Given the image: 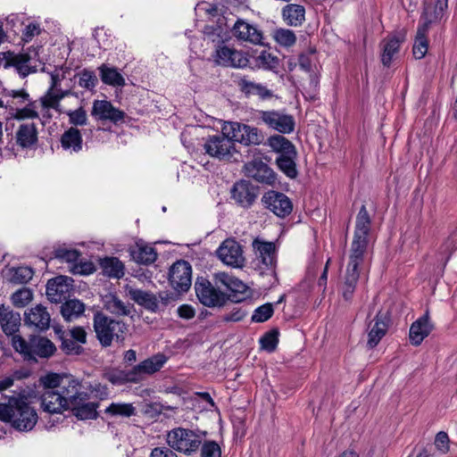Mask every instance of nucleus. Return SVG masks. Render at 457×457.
Instances as JSON below:
<instances>
[{
    "label": "nucleus",
    "mask_w": 457,
    "mask_h": 457,
    "mask_svg": "<svg viewBox=\"0 0 457 457\" xmlns=\"http://www.w3.org/2000/svg\"><path fill=\"white\" fill-rule=\"evenodd\" d=\"M274 38L278 44L283 46H292L296 41L294 31L287 29H278L274 31Z\"/></svg>",
    "instance_id": "5fc2aeb1"
},
{
    "label": "nucleus",
    "mask_w": 457,
    "mask_h": 457,
    "mask_svg": "<svg viewBox=\"0 0 457 457\" xmlns=\"http://www.w3.org/2000/svg\"><path fill=\"white\" fill-rule=\"evenodd\" d=\"M96 271V267L91 262H76L72 267L74 274L89 275Z\"/></svg>",
    "instance_id": "69168bd1"
},
{
    "label": "nucleus",
    "mask_w": 457,
    "mask_h": 457,
    "mask_svg": "<svg viewBox=\"0 0 457 457\" xmlns=\"http://www.w3.org/2000/svg\"><path fill=\"white\" fill-rule=\"evenodd\" d=\"M129 253L136 262L144 265L154 263L158 256L155 248L142 240L137 242L135 245L130 248Z\"/></svg>",
    "instance_id": "c85d7f7f"
},
{
    "label": "nucleus",
    "mask_w": 457,
    "mask_h": 457,
    "mask_svg": "<svg viewBox=\"0 0 457 457\" xmlns=\"http://www.w3.org/2000/svg\"><path fill=\"white\" fill-rule=\"evenodd\" d=\"M12 345L25 361L35 363L38 359H49L56 352V346L51 340L38 335H30L28 339L21 336H14L12 338Z\"/></svg>",
    "instance_id": "20e7f679"
},
{
    "label": "nucleus",
    "mask_w": 457,
    "mask_h": 457,
    "mask_svg": "<svg viewBox=\"0 0 457 457\" xmlns=\"http://www.w3.org/2000/svg\"><path fill=\"white\" fill-rule=\"evenodd\" d=\"M282 18L289 26H301L305 21V8L297 4H288L282 8Z\"/></svg>",
    "instance_id": "e433bc0d"
},
{
    "label": "nucleus",
    "mask_w": 457,
    "mask_h": 457,
    "mask_svg": "<svg viewBox=\"0 0 457 457\" xmlns=\"http://www.w3.org/2000/svg\"><path fill=\"white\" fill-rule=\"evenodd\" d=\"M127 294L130 299L145 309L154 312H157L158 298L154 294L134 287H128Z\"/></svg>",
    "instance_id": "72a5a7b5"
},
{
    "label": "nucleus",
    "mask_w": 457,
    "mask_h": 457,
    "mask_svg": "<svg viewBox=\"0 0 457 457\" xmlns=\"http://www.w3.org/2000/svg\"><path fill=\"white\" fill-rule=\"evenodd\" d=\"M69 122L73 126H83L87 124V116L83 107L67 112Z\"/></svg>",
    "instance_id": "680f3d73"
},
{
    "label": "nucleus",
    "mask_w": 457,
    "mask_h": 457,
    "mask_svg": "<svg viewBox=\"0 0 457 457\" xmlns=\"http://www.w3.org/2000/svg\"><path fill=\"white\" fill-rule=\"evenodd\" d=\"M16 144L21 148H32L38 140L37 129L35 123H22L15 133Z\"/></svg>",
    "instance_id": "cd10ccee"
},
{
    "label": "nucleus",
    "mask_w": 457,
    "mask_h": 457,
    "mask_svg": "<svg viewBox=\"0 0 457 457\" xmlns=\"http://www.w3.org/2000/svg\"><path fill=\"white\" fill-rule=\"evenodd\" d=\"M240 91L246 96H257L261 100H268L273 96V92L261 83H256L241 78L237 82Z\"/></svg>",
    "instance_id": "2f4dec72"
},
{
    "label": "nucleus",
    "mask_w": 457,
    "mask_h": 457,
    "mask_svg": "<svg viewBox=\"0 0 457 457\" xmlns=\"http://www.w3.org/2000/svg\"><path fill=\"white\" fill-rule=\"evenodd\" d=\"M257 119L269 129L281 134H290L295 130V121L291 114L277 110L258 111Z\"/></svg>",
    "instance_id": "9b49d317"
},
{
    "label": "nucleus",
    "mask_w": 457,
    "mask_h": 457,
    "mask_svg": "<svg viewBox=\"0 0 457 457\" xmlns=\"http://www.w3.org/2000/svg\"><path fill=\"white\" fill-rule=\"evenodd\" d=\"M4 395L0 399V421L8 423L18 431H30L37 422L36 410L27 402L28 392L23 388Z\"/></svg>",
    "instance_id": "f257e3e1"
},
{
    "label": "nucleus",
    "mask_w": 457,
    "mask_h": 457,
    "mask_svg": "<svg viewBox=\"0 0 457 457\" xmlns=\"http://www.w3.org/2000/svg\"><path fill=\"white\" fill-rule=\"evenodd\" d=\"M264 145L270 148L277 155H287L297 151L295 145L286 137L280 134L271 135Z\"/></svg>",
    "instance_id": "f704fd0d"
},
{
    "label": "nucleus",
    "mask_w": 457,
    "mask_h": 457,
    "mask_svg": "<svg viewBox=\"0 0 457 457\" xmlns=\"http://www.w3.org/2000/svg\"><path fill=\"white\" fill-rule=\"evenodd\" d=\"M93 328L100 345L107 348L115 341L123 344L129 332V325L120 320L113 319L102 311L93 315Z\"/></svg>",
    "instance_id": "7ed1b4c3"
},
{
    "label": "nucleus",
    "mask_w": 457,
    "mask_h": 457,
    "mask_svg": "<svg viewBox=\"0 0 457 457\" xmlns=\"http://www.w3.org/2000/svg\"><path fill=\"white\" fill-rule=\"evenodd\" d=\"M205 435L206 432L178 427L167 433L166 442L173 451L189 456L199 450Z\"/></svg>",
    "instance_id": "423d86ee"
},
{
    "label": "nucleus",
    "mask_w": 457,
    "mask_h": 457,
    "mask_svg": "<svg viewBox=\"0 0 457 457\" xmlns=\"http://www.w3.org/2000/svg\"><path fill=\"white\" fill-rule=\"evenodd\" d=\"M261 203L264 209L280 219L289 216L293 212L291 199L284 193L277 190L266 191L261 198Z\"/></svg>",
    "instance_id": "f8f14e48"
},
{
    "label": "nucleus",
    "mask_w": 457,
    "mask_h": 457,
    "mask_svg": "<svg viewBox=\"0 0 457 457\" xmlns=\"http://www.w3.org/2000/svg\"><path fill=\"white\" fill-rule=\"evenodd\" d=\"M430 6L424 7L420 20L423 21L420 23L417 29L415 42L412 47V54L416 59H422L428 49V41L427 34L432 23L438 22L444 17L445 10L434 7L430 12Z\"/></svg>",
    "instance_id": "0eeeda50"
},
{
    "label": "nucleus",
    "mask_w": 457,
    "mask_h": 457,
    "mask_svg": "<svg viewBox=\"0 0 457 457\" xmlns=\"http://www.w3.org/2000/svg\"><path fill=\"white\" fill-rule=\"evenodd\" d=\"M364 257L349 253V262L345 276L341 287V295L345 302H352L360 278L359 266L363 262Z\"/></svg>",
    "instance_id": "f3484780"
},
{
    "label": "nucleus",
    "mask_w": 457,
    "mask_h": 457,
    "mask_svg": "<svg viewBox=\"0 0 457 457\" xmlns=\"http://www.w3.org/2000/svg\"><path fill=\"white\" fill-rule=\"evenodd\" d=\"M169 281L175 291L187 292L192 284V268L189 262L184 260L175 262L169 271Z\"/></svg>",
    "instance_id": "a211bd4d"
},
{
    "label": "nucleus",
    "mask_w": 457,
    "mask_h": 457,
    "mask_svg": "<svg viewBox=\"0 0 457 457\" xmlns=\"http://www.w3.org/2000/svg\"><path fill=\"white\" fill-rule=\"evenodd\" d=\"M21 315L14 312L10 306L0 304V326L6 336H17L21 326Z\"/></svg>",
    "instance_id": "393cba45"
},
{
    "label": "nucleus",
    "mask_w": 457,
    "mask_h": 457,
    "mask_svg": "<svg viewBox=\"0 0 457 457\" xmlns=\"http://www.w3.org/2000/svg\"><path fill=\"white\" fill-rule=\"evenodd\" d=\"M260 187L246 179L236 181L230 189V198L234 203L243 208L249 209L256 202Z\"/></svg>",
    "instance_id": "4468645a"
},
{
    "label": "nucleus",
    "mask_w": 457,
    "mask_h": 457,
    "mask_svg": "<svg viewBox=\"0 0 457 457\" xmlns=\"http://www.w3.org/2000/svg\"><path fill=\"white\" fill-rule=\"evenodd\" d=\"M149 457H178V455L170 446H162L154 448Z\"/></svg>",
    "instance_id": "774afa93"
},
{
    "label": "nucleus",
    "mask_w": 457,
    "mask_h": 457,
    "mask_svg": "<svg viewBox=\"0 0 457 457\" xmlns=\"http://www.w3.org/2000/svg\"><path fill=\"white\" fill-rule=\"evenodd\" d=\"M217 257L226 265L243 268L245 263L243 247L235 238H226L216 250Z\"/></svg>",
    "instance_id": "dca6fc26"
},
{
    "label": "nucleus",
    "mask_w": 457,
    "mask_h": 457,
    "mask_svg": "<svg viewBox=\"0 0 457 457\" xmlns=\"http://www.w3.org/2000/svg\"><path fill=\"white\" fill-rule=\"evenodd\" d=\"M247 314L248 311L245 308L241 306H233L229 312L221 317V321L226 323L239 322L243 320Z\"/></svg>",
    "instance_id": "4d7b16f0"
},
{
    "label": "nucleus",
    "mask_w": 457,
    "mask_h": 457,
    "mask_svg": "<svg viewBox=\"0 0 457 457\" xmlns=\"http://www.w3.org/2000/svg\"><path fill=\"white\" fill-rule=\"evenodd\" d=\"M245 175L255 181L273 186L277 180V173L262 160H253L245 164Z\"/></svg>",
    "instance_id": "4be33fe9"
},
{
    "label": "nucleus",
    "mask_w": 457,
    "mask_h": 457,
    "mask_svg": "<svg viewBox=\"0 0 457 457\" xmlns=\"http://www.w3.org/2000/svg\"><path fill=\"white\" fill-rule=\"evenodd\" d=\"M64 377L58 373L49 372L42 376L38 379V386L42 387V391H57Z\"/></svg>",
    "instance_id": "49530a36"
},
{
    "label": "nucleus",
    "mask_w": 457,
    "mask_h": 457,
    "mask_svg": "<svg viewBox=\"0 0 457 457\" xmlns=\"http://www.w3.org/2000/svg\"><path fill=\"white\" fill-rule=\"evenodd\" d=\"M74 280L68 276L59 275L46 283V295L51 303H60L70 298Z\"/></svg>",
    "instance_id": "6ab92c4d"
},
{
    "label": "nucleus",
    "mask_w": 457,
    "mask_h": 457,
    "mask_svg": "<svg viewBox=\"0 0 457 457\" xmlns=\"http://www.w3.org/2000/svg\"><path fill=\"white\" fill-rule=\"evenodd\" d=\"M14 306L22 308L32 300V292L29 288H21L15 291L11 296Z\"/></svg>",
    "instance_id": "6e6d98bb"
},
{
    "label": "nucleus",
    "mask_w": 457,
    "mask_h": 457,
    "mask_svg": "<svg viewBox=\"0 0 457 457\" xmlns=\"http://www.w3.org/2000/svg\"><path fill=\"white\" fill-rule=\"evenodd\" d=\"M252 247L256 257L267 270H273L276 266V245L274 242L265 241L256 237L252 242Z\"/></svg>",
    "instance_id": "b1692460"
},
{
    "label": "nucleus",
    "mask_w": 457,
    "mask_h": 457,
    "mask_svg": "<svg viewBox=\"0 0 457 457\" xmlns=\"http://www.w3.org/2000/svg\"><path fill=\"white\" fill-rule=\"evenodd\" d=\"M50 314L46 308L38 304L31 308L28 313L25 314V322L30 326H34L39 331H45L50 327Z\"/></svg>",
    "instance_id": "7c9ffc66"
},
{
    "label": "nucleus",
    "mask_w": 457,
    "mask_h": 457,
    "mask_svg": "<svg viewBox=\"0 0 457 457\" xmlns=\"http://www.w3.org/2000/svg\"><path fill=\"white\" fill-rule=\"evenodd\" d=\"M298 152L295 151L287 155H277L275 159V165L277 169L282 172L287 179H295L298 175L297 168Z\"/></svg>",
    "instance_id": "473e14b6"
},
{
    "label": "nucleus",
    "mask_w": 457,
    "mask_h": 457,
    "mask_svg": "<svg viewBox=\"0 0 457 457\" xmlns=\"http://www.w3.org/2000/svg\"><path fill=\"white\" fill-rule=\"evenodd\" d=\"M107 309L115 315L127 316L130 313V308L123 303L116 295L107 296Z\"/></svg>",
    "instance_id": "09e8293b"
},
{
    "label": "nucleus",
    "mask_w": 457,
    "mask_h": 457,
    "mask_svg": "<svg viewBox=\"0 0 457 457\" xmlns=\"http://www.w3.org/2000/svg\"><path fill=\"white\" fill-rule=\"evenodd\" d=\"M91 116L97 121H110L116 125L124 120L126 113L114 107L110 101L94 100Z\"/></svg>",
    "instance_id": "aec40b11"
},
{
    "label": "nucleus",
    "mask_w": 457,
    "mask_h": 457,
    "mask_svg": "<svg viewBox=\"0 0 457 457\" xmlns=\"http://www.w3.org/2000/svg\"><path fill=\"white\" fill-rule=\"evenodd\" d=\"M110 417L129 418L136 414V408L129 403H112L104 410Z\"/></svg>",
    "instance_id": "c03bdc74"
},
{
    "label": "nucleus",
    "mask_w": 457,
    "mask_h": 457,
    "mask_svg": "<svg viewBox=\"0 0 457 457\" xmlns=\"http://www.w3.org/2000/svg\"><path fill=\"white\" fill-rule=\"evenodd\" d=\"M163 410H171V407L164 406L160 403L154 402L145 403L143 412L145 416L151 419H156L162 413Z\"/></svg>",
    "instance_id": "e2e57ef3"
},
{
    "label": "nucleus",
    "mask_w": 457,
    "mask_h": 457,
    "mask_svg": "<svg viewBox=\"0 0 457 457\" xmlns=\"http://www.w3.org/2000/svg\"><path fill=\"white\" fill-rule=\"evenodd\" d=\"M232 33L238 40L249 42L253 45H263L262 31L257 26L247 21L237 19L232 28Z\"/></svg>",
    "instance_id": "5701e85b"
},
{
    "label": "nucleus",
    "mask_w": 457,
    "mask_h": 457,
    "mask_svg": "<svg viewBox=\"0 0 457 457\" xmlns=\"http://www.w3.org/2000/svg\"><path fill=\"white\" fill-rule=\"evenodd\" d=\"M232 48L227 46H218L213 54L214 61L217 64L228 67L231 57Z\"/></svg>",
    "instance_id": "bf43d9fd"
},
{
    "label": "nucleus",
    "mask_w": 457,
    "mask_h": 457,
    "mask_svg": "<svg viewBox=\"0 0 457 457\" xmlns=\"http://www.w3.org/2000/svg\"><path fill=\"white\" fill-rule=\"evenodd\" d=\"M204 149L209 155L222 160L232 156L235 144L232 137L223 132L222 128L220 134L209 136L204 139Z\"/></svg>",
    "instance_id": "2eb2a0df"
},
{
    "label": "nucleus",
    "mask_w": 457,
    "mask_h": 457,
    "mask_svg": "<svg viewBox=\"0 0 457 457\" xmlns=\"http://www.w3.org/2000/svg\"><path fill=\"white\" fill-rule=\"evenodd\" d=\"M402 42L403 40L396 36L387 37L382 41L381 62L384 66L389 67L391 65L393 56L398 53Z\"/></svg>",
    "instance_id": "ea45409f"
},
{
    "label": "nucleus",
    "mask_w": 457,
    "mask_h": 457,
    "mask_svg": "<svg viewBox=\"0 0 457 457\" xmlns=\"http://www.w3.org/2000/svg\"><path fill=\"white\" fill-rule=\"evenodd\" d=\"M81 253L76 249H67L59 247L54 250V256L60 260L75 264L78 262Z\"/></svg>",
    "instance_id": "13d9d810"
},
{
    "label": "nucleus",
    "mask_w": 457,
    "mask_h": 457,
    "mask_svg": "<svg viewBox=\"0 0 457 457\" xmlns=\"http://www.w3.org/2000/svg\"><path fill=\"white\" fill-rule=\"evenodd\" d=\"M0 54H7V56L12 57V60L9 62H5L4 64V68L15 67L22 77H26L28 75L29 71H22V70L26 66V64L30 61V56L29 54H15L12 52L7 51L1 52Z\"/></svg>",
    "instance_id": "a18cd8bd"
},
{
    "label": "nucleus",
    "mask_w": 457,
    "mask_h": 457,
    "mask_svg": "<svg viewBox=\"0 0 457 457\" xmlns=\"http://www.w3.org/2000/svg\"><path fill=\"white\" fill-rule=\"evenodd\" d=\"M61 146L70 152L79 153L83 147L82 135L77 128L71 127L62 135Z\"/></svg>",
    "instance_id": "c9c22d12"
},
{
    "label": "nucleus",
    "mask_w": 457,
    "mask_h": 457,
    "mask_svg": "<svg viewBox=\"0 0 457 457\" xmlns=\"http://www.w3.org/2000/svg\"><path fill=\"white\" fill-rule=\"evenodd\" d=\"M2 95L6 100L4 108L8 110L11 118L17 120L37 119L36 101L30 98L29 94L24 89L4 88Z\"/></svg>",
    "instance_id": "39448f33"
},
{
    "label": "nucleus",
    "mask_w": 457,
    "mask_h": 457,
    "mask_svg": "<svg viewBox=\"0 0 457 457\" xmlns=\"http://www.w3.org/2000/svg\"><path fill=\"white\" fill-rule=\"evenodd\" d=\"M89 398L90 395L87 393L85 399L78 401L69 408L72 414L79 420H96L98 417L97 409L99 403L90 402Z\"/></svg>",
    "instance_id": "bb28decb"
},
{
    "label": "nucleus",
    "mask_w": 457,
    "mask_h": 457,
    "mask_svg": "<svg viewBox=\"0 0 457 457\" xmlns=\"http://www.w3.org/2000/svg\"><path fill=\"white\" fill-rule=\"evenodd\" d=\"M432 326L428 314L415 320L410 328L409 338L412 345L418 346L429 335Z\"/></svg>",
    "instance_id": "c756f323"
},
{
    "label": "nucleus",
    "mask_w": 457,
    "mask_h": 457,
    "mask_svg": "<svg viewBox=\"0 0 457 457\" xmlns=\"http://www.w3.org/2000/svg\"><path fill=\"white\" fill-rule=\"evenodd\" d=\"M55 333L61 340L60 348L65 354L79 355L84 352L82 345L61 328H55Z\"/></svg>",
    "instance_id": "37998d69"
},
{
    "label": "nucleus",
    "mask_w": 457,
    "mask_h": 457,
    "mask_svg": "<svg viewBox=\"0 0 457 457\" xmlns=\"http://www.w3.org/2000/svg\"><path fill=\"white\" fill-rule=\"evenodd\" d=\"M279 331L278 328H272L266 332L260 338L261 347L269 353H272L276 350L278 344Z\"/></svg>",
    "instance_id": "8fccbe9b"
},
{
    "label": "nucleus",
    "mask_w": 457,
    "mask_h": 457,
    "mask_svg": "<svg viewBox=\"0 0 457 457\" xmlns=\"http://www.w3.org/2000/svg\"><path fill=\"white\" fill-rule=\"evenodd\" d=\"M99 264L103 273L109 278H120L124 276V264L117 257H104Z\"/></svg>",
    "instance_id": "58836bf2"
},
{
    "label": "nucleus",
    "mask_w": 457,
    "mask_h": 457,
    "mask_svg": "<svg viewBox=\"0 0 457 457\" xmlns=\"http://www.w3.org/2000/svg\"><path fill=\"white\" fill-rule=\"evenodd\" d=\"M81 386L79 380L71 377H64L62 386L57 389L59 394L57 399L62 400L67 410H69L72 404L85 399V396H87V392L81 391Z\"/></svg>",
    "instance_id": "412c9836"
},
{
    "label": "nucleus",
    "mask_w": 457,
    "mask_h": 457,
    "mask_svg": "<svg viewBox=\"0 0 457 457\" xmlns=\"http://www.w3.org/2000/svg\"><path fill=\"white\" fill-rule=\"evenodd\" d=\"M61 305V313L67 321L80 317L85 312V304L78 299H66Z\"/></svg>",
    "instance_id": "79ce46f5"
},
{
    "label": "nucleus",
    "mask_w": 457,
    "mask_h": 457,
    "mask_svg": "<svg viewBox=\"0 0 457 457\" xmlns=\"http://www.w3.org/2000/svg\"><path fill=\"white\" fill-rule=\"evenodd\" d=\"M372 220L365 204H362L356 216L350 254L365 256L369 247V235L371 230Z\"/></svg>",
    "instance_id": "6e6552de"
},
{
    "label": "nucleus",
    "mask_w": 457,
    "mask_h": 457,
    "mask_svg": "<svg viewBox=\"0 0 457 457\" xmlns=\"http://www.w3.org/2000/svg\"><path fill=\"white\" fill-rule=\"evenodd\" d=\"M215 284H220L229 292L227 294L228 301L234 303L245 302L251 299L249 287L238 278L226 273L218 272L214 274Z\"/></svg>",
    "instance_id": "ddd939ff"
},
{
    "label": "nucleus",
    "mask_w": 457,
    "mask_h": 457,
    "mask_svg": "<svg viewBox=\"0 0 457 457\" xmlns=\"http://www.w3.org/2000/svg\"><path fill=\"white\" fill-rule=\"evenodd\" d=\"M248 62V58L243 52L232 48L230 62L228 67L243 68L247 66Z\"/></svg>",
    "instance_id": "0e129e2a"
},
{
    "label": "nucleus",
    "mask_w": 457,
    "mask_h": 457,
    "mask_svg": "<svg viewBox=\"0 0 457 457\" xmlns=\"http://www.w3.org/2000/svg\"><path fill=\"white\" fill-rule=\"evenodd\" d=\"M10 280L13 284H27L34 275V270L29 266H20L10 270Z\"/></svg>",
    "instance_id": "de8ad7c7"
},
{
    "label": "nucleus",
    "mask_w": 457,
    "mask_h": 457,
    "mask_svg": "<svg viewBox=\"0 0 457 457\" xmlns=\"http://www.w3.org/2000/svg\"><path fill=\"white\" fill-rule=\"evenodd\" d=\"M223 132L232 137L233 143L238 142L244 145H258L264 138L258 128L234 121L225 122Z\"/></svg>",
    "instance_id": "1a4fd4ad"
},
{
    "label": "nucleus",
    "mask_w": 457,
    "mask_h": 457,
    "mask_svg": "<svg viewBox=\"0 0 457 457\" xmlns=\"http://www.w3.org/2000/svg\"><path fill=\"white\" fill-rule=\"evenodd\" d=\"M59 394L57 391H41L40 401L41 407L48 413H61L67 410L62 400L57 399Z\"/></svg>",
    "instance_id": "4c0bfd02"
},
{
    "label": "nucleus",
    "mask_w": 457,
    "mask_h": 457,
    "mask_svg": "<svg viewBox=\"0 0 457 457\" xmlns=\"http://www.w3.org/2000/svg\"><path fill=\"white\" fill-rule=\"evenodd\" d=\"M68 95V92H54L53 89H48L45 96L40 98L41 105L45 109H55L61 99Z\"/></svg>",
    "instance_id": "603ef678"
},
{
    "label": "nucleus",
    "mask_w": 457,
    "mask_h": 457,
    "mask_svg": "<svg viewBox=\"0 0 457 457\" xmlns=\"http://www.w3.org/2000/svg\"><path fill=\"white\" fill-rule=\"evenodd\" d=\"M274 304L266 303L257 307L251 317V321L254 323H262L270 320L274 313Z\"/></svg>",
    "instance_id": "3c124183"
},
{
    "label": "nucleus",
    "mask_w": 457,
    "mask_h": 457,
    "mask_svg": "<svg viewBox=\"0 0 457 457\" xmlns=\"http://www.w3.org/2000/svg\"><path fill=\"white\" fill-rule=\"evenodd\" d=\"M169 357L163 353H157L129 370L113 368L106 370L103 377L112 385L138 384L147 377L159 372L167 363Z\"/></svg>",
    "instance_id": "f03ea898"
},
{
    "label": "nucleus",
    "mask_w": 457,
    "mask_h": 457,
    "mask_svg": "<svg viewBox=\"0 0 457 457\" xmlns=\"http://www.w3.org/2000/svg\"><path fill=\"white\" fill-rule=\"evenodd\" d=\"M449 441L447 433L440 431L436 436L435 445L443 453H446L449 451Z\"/></svg>",
    "instance_id": "338daca9"
},
{
    "label": "nucleus",
    "mask_w": 457,
    "mask_h": 457,
    "mask_svg": "<svg viewBox=\"0 0 457 457\" xmlns=\"http://www.w3.org/2000/svg\"><path fill=\"white\" fill-rule=\"evenodd\" d=\"M201 457H221V449L213 440L202 442Z\"/></svg>",
    "instance_id": "052dcab7"
},
{
    "label": "nucleus",
    "mask_w": 457,
    "mask_h": 457,
    "mask_svg": "<svg viewBox=\"0 0 457 457\" xmlns=\"http://www.w3.org/2000/svg\"><path fill=\"white\" fill-rule=\"evenodd\" d=\"M195 291L199 302L210 308L223 307L228 302L227 294L214 287L212 282L204 277L196 278Z\"/></svg>",
    "instance_id": "9d476101"
},
{
    "label": "nucleus",
    "mask_w": 457,
    "mask_h": 457,
    "mask_svg": "<svg viewBox=\"0 0 457 457\" xmlns=\"http://www.w3.org/2000/svg\"><path fill=\"white\" fill-rule=\"evenodd\" d=\"M99 75L102 82L112 87H124L126 82L123 76L115 67L102 64L99 68Z\"/></svg>",
    "instance_id": "a19ab883"
},
{
    "label": "nucleus",
    "mask_w": 457,
    "mask_h": 457,
    "mask_svg": "<svg viewBox=\"0 0 457 457\" xmlns=\"http://www.w3.org/2000/svg\"><path fill=\"white\" fill-rule=\"evenodd\" d=\"M374 321L375 323L368 334L367 345L370 349L376 347L386 335L389 326L390 318L386 312L379 311L377 313Z\"/></svg>",
    "instance_id": "a878e982"
},
{
    "label": "nucleus",
    "mask_w": 457,
    "mask_h": 457,
    "mask_svg": "<svg viewBox=\"0 0 457 457\" xmlns=\"http://www.w3.org/2000/svg\"><path fill=\"white\" fill-rule=\"evenodd\" d=\"M77 76L79 77V87L85 89L93 90L98 83L95 71L88 69H83Z\"/></svg>",
    "instance_id": "864d4df0"
}]
</instances>
